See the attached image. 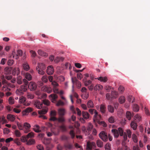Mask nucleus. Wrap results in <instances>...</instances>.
<instances>
[{
	"instance_id": "f257e3e1",
	"label": "nucleus",
	"mask_w": 150,
	"mask_h": 150,
	"mask_svg": "<svg viewBox=\"0 0 150 150\" xmlns=\"http://www.w3.org/2000/svg\"><path fill=\"white\" fill-rule=\"evenodd\" d=\"M89 112L91 114H93L94 113L95 115L93 118V121L95 122H97L99 124L103 125L104 127H105L106 126V125L103 121H100L99 119L101 118L100 115H98V112L97 111L93 109H90L89 110Z\"/></svg>"
},
{
	"instance_id": "f03ea898",
	"label": "nucleus",
	"mask_w": 150,
	"mask_h": 150,
	"mask_svg": "<svg viewBox=\"0 0 150 150\" xmlns=\"http://www.w3.org/2000/svg\"><path fill=\"white\" fill-rule=\"evenodd\" d=\"M23 81L24 85L21 86L20 88L17 89L16 92V94L19 96L23 95L24 92L26 91L27 90V86L28 83V81L25 79H23Z\"/></svg>"
},
{
	"instance_id": "7ed1b4c3",
	"label": "nucleus",
	"mask_w": 150,
	"mask_h": 150,
	"mask_svg": "<svg viewBox=\"0 0 150 150\" xmlns=\"http://www.w3.org/2000/svg\"><path fill=\"white\" fill-rule=\"evenodd\" d=\"M46 69V67L45 64L42 63H39L36 67V69L38 73L40 75H43L45 74V70Z\"/></svg>"
},
{
	"instance_id": "20e7f679",
	"label": "nucleus",
	"mask_w": 150,
	"mask_h": 150,
	"mask_svg": "<svg viewBox=\"0 0 150 150\" xmlns=\"http://www.w3.org/2000/svg\"><path fill=\"white\" fill-rule=\"evenodd\" d=\"M112 132L113 134L114 137L116 138H118L119 134L121 136L123 135V130L121 127L118 128V130L113 129L112 130Z\"/></svg>"
},
{
	"instance_id": "39448f33",
	"label": "nucleus",
	"mask_w": 150,
	"mask_h": 150,
	"mask_svg": "<svg viewBox=\"0 0 150 150\" xmlns=\"http://www.w3.org/2000/svg\"><path fill=\"white\" fill-rule=\"evenodd\" d=\"M34 133L33 132H30L26 136H23L21 138V142H27L28 139L30 137H33L34 136Z\"/></svg>"
},
{
	"instance_id": "423d86ee",
	"label": "nucleus",
	"mask_w": 150,
	"mask_h": 150,
	"mask_svg": "<svg viewBox=\"0 0 150 150\" xmlns=\"http://www.w3.org/2000/svg\"><path fill=\"white\" fill-rule=\"evenodd\" d=\"M93 128V126L92 124L89 123L87 129H86L85 127L82 129V130L84 132H86L85 134L86 135H88L91 133V131Z\"/></svg>"
},
{
	"instance_id": "0eeeda50",
	"label": "nucleus",
	"mask_w": 150,
	"mask_h": 150,
	"mask_svg": "<svg viewBox=\"0 0 150 150\" xmlns=\"http://www.w3.org/2000/svg\"><path fill=\"white\" fill-rule=\"evenodd\" d=\"M99 137L104 142H106L108 140V136L107 135L104 131H103L101 132L99 134Z\"/></svg>"
},
{
	"instance_id": "6e6552de",
	"label": "nucleus",
	"mask_w": 150,
	"mask_h": 150,
	"mask_svg": "<svg viewBox=\"0 0 150 150\" xmlns=\"http://www.w3.org/2000/svg\"><path fill=\"white\" fill-rule=\"evenodd\" d=\"M47 112V110L45 109H42L41 110H38V113L39 115V117H42L44 119H46L45 116L43 115L45 114Z\"/></svg>"
},
{
	"instance_id": "1a4fd4ad",
	"label": "nucleus",
	"mask_w": 150,
	"mask_h": 150,
	"mask_svg": "<svg viewBox=\"0 0 150 150\" xmlns=\"http://www.w3.org/2000/svg\"><path fill=\"white\" fill-rule=\"evenodd\" d=\"M52 84L53 86V92L56 93H59V91L57 87L58 86V84L56 81H54L52 83Z\"/></svg>"
},
{
	"instance_id": "9d476101",
	"label": "nucleus",
	"mask_w": 150,
	"mask_h": 150,
	"mask_svg": "<svg viewBox=\"0 0 150 150\" xmlns=\"http://www.w3.org/2000/svg\"><path fill=\"white\" fill-rule=\"evenodd\" d=\"M28 87L31 91H33L36 89L37 86L35 83L32 82L30 83Z\"/></svg>"
},
{
	"instance_id": "9b49d317",
	"label": "nucleus",
	"mask_w": 150,
	"mask_h": 150,
	"mask_svg": "<svg viewBox=\"0 0 150 150\" xmlns=\"http://www.w3.org/2000/svg\"><path fill=\"white\" fill-rule=\"evenodd\" d=\"M49 97L53 103H55L56 100L57 98V96L55 94H52L49 96Z\"/></svg>"
},
{
	"instance_id": "f8f14e48",
	"label": "nucleus",
	"mask_w": 150,
	"mask_h": 150,
	"mask_svg": "<svg viewBox=\"0 0 150 150\" xmlns=\"http://www.w3.org/2000/svg\"><path fill=\"white\" fill-rule=\"evenodd\" d=\"M30 125L27 122L25 123L24 124V127H25V129L23 130L24 133H27L29 132V129L30 128Z\"/></svg>"
},
{
	"instance_id": "ddd939ff",
	"label": "nucleus",
	"mask_w": 150,
	"mask_h": 150,
	"mask_svg": "<svg viewBox=\"0 0 150 150\" xmlns=\"http://www.w3.org/2000/svg\"><path fill=\"white\" fill-rule=\"evenodd\" d=\"M66 111L63 108H60L58 110V114L60 116H63L66 113Z\"/></svg>"
},
{
	"instance_id": "4468645a",
	"label": "nucleus",
	"mask_w": 150,
	"mask_h": 150,
	"mask_svg": "<svg viewBox=\"0 0 150 150\" xmlns=\"http://www.w3.org/2000/svg\"><path fill=\"white\" fill-rule=\"evenodd\" d=\"M54 72V70L53 67L51 66H50L47 67V73L49 75H51Z\"/></svg>"
},
{
	"instance_id": "2eb2a0df",
	"label": "nucleus",
	"mask_w": 150,
	"mask_h": 150,
	"mask_svg": "<svg viewBox=\"0 0 150 150\" xmlns=\"http://www.w3.org/2000/svg\"><path fill=\"white\" fill-rule=\"evenodd\" d=\"M33 110L30 107L27 108L22 112L23 115H27L29 112H31Z\"/></svg>"
},
{
	"instance_id": "dca6fc26",
	"label": "nucleus",
	"mask_w": 150,
	"mask_h": 150,
	"mask_svg": "<svg viewBox=\"0 0 150 150\" xmlns=\"http://www.w3.org/2000/svg\"><path fill=\"white\" fill-rule=\"evenodd\" d=\"M64 146L66 149L69 150L73 149L74 148L73 144L69 143L65 144Z\"/></svg>"
},
{
	"instance_id": "f3484780",
	"label": "nucleus",
	"mask_w": 150,
	"mask_h": 150,
	"mask_svg": "<svg viewBox=\"0 0 150 150\" xmlns=\"http://www.w3.org/2000/svg\"><path fill=\"white\" fill-rule=\"evenodd\" d=\"M11 67H6L4 69V73L6 74H9L11 73Z\"/></svg>"
},
{
	"instance_id": "a211bd4d",
	"label": "nucleus",
	"mask_w": 150,
	"mask_h": 150,
	"mask_svg": "<svg viewBox=\"0 0 150 150\" xmlns=\"http://www.w3.org/2000/svg\"><path fill=\"white\" fill-rule=\"evenodd\" d=\"M106 110L105 105L104 104H101L100 106V110L101 112L103 113H105Z\"/></svg>"
},
{
	"instance_id": "6ab92c4d",
	"label": "nucleus",
	"mask_w": 150,
	"mask_h": 150,
	"mask_svg": "<svg viewBox=\"0 0 150 150\" xmlns=\"http://www.w3.org/2000/svg\"><path fill=\"white\" fill-rule=\"evenodd\" d=\"M7 119L11 121H13L15 120V116L14 115H12L10 114H8V115L7 116Z\"/></svg>"
},
{
	"instance_id": "aec40b11",
	"label": "nucleus",
	"mask_w": 150,
	"mask_h": 150,
	"mask_svg": "<svg viewBox=\"0 0 150 150\" xmlns=\"http://www.w3.org/2000/svg\"><path fill=\"white\" fill-rule=\"evenodd\" d=\"M20 73V71L18 68H15L13 70L12 72L13 75H18Z\"/></svg>"
},
{
	"instance_id": "412c9836",
	"label": "nucleus",
	"mask_w": 150,
	"mask_h": 150,
	"mask_svg": "<svg viewBox=\"0 0 150 150\" xmlns=\"http://www.w3.org/2000/svg\"><path fill=\"white\" fill-rule=\"evenodd\" d=\"M82 115L83 118L86 119H87L89 118L90 115L87 112L85 111L82 112Z\"/></svg>"
},
{
	"instance_id": "4be33fe9",
	"label": "nucleus",
	"mask_w": 150,
	"mask_h": 150,
	"mask_svg": "<svg viewBox=\"0 0 150 150\" xmlns=\"http://www.w3.org/2000/svg\"><path fill=\"white\" fill-rule=\"evenodd\" d=\"M35 105L36 107L38 109H41L43 107V103L39 101L35 102Z\"/></svg>"
},
{
	"instance_id": "5701e85b",
	"label": "nucleus",
	"mask_w": 150,
	"mask_h": 150,
	"mask_svg": "<svg viewBox=\"0 0 150 150\" xmlns=\"http://www.w3.org/2000/svg\"><path fill=\"white\" fill-rule=\"evenodd\" d=\"M98 80L100 81L101 82H106L108 81L107 77L106 76H105L103 77L100 76L99 77L96 78Z\"/></svg>"
},
{
	"instance_id": "b1692460",
	"label": "nucleus",
	"mask_w": 150,
	"mask_h": 150,
	"mask_svg": "<svg viewBox=\"0 0 150 150\" xmlns=\"http://www.w3.org/2000/svg\"><path fill=\"white\" fill-rule=\"evenodd\" d=\"M36 94L39 96V98L40 99L44 98H45L46 96V95L45 94H41L39 91H36Z\"/></svg>"
},
{
	"instance_id": "393cba45",
	"label": "nucleus",
	"mask_w": 150,
	"mask_h": 150,
	"mask_svg": "<svg viewBox=\"0 0 150 150\" xmlns=\"http://www.w3.org/2000/svg\"><path fill=\"white\" fill-rule=\"evenodd\" d=\"M33 130L36 132L38 133L41 132L40 126L38 125H35L34 126Z\"/></svg>"
},
{
	"instance_id": "a878e982",
	"label": "nucleus",
	"mask_w": 150,
	"mask_h": 150,
	"mask_svg": "<svg viewBox=\"0 0 150 150\" xmlns=\"http://www.w3.org/2000/svg\"><path fill=\"white\" fill-rule=\"evenodd\" d=\"M96 143L97 146L98 147L101 148L103 146V142L100 139L97 140Z\"/></svg>"
},
{
	"instance_id": "bb28decb",
	"label": "nucleus",
	"mask_w": 150,
	"mask_h": 150,
	"mask_svg": "<svg viewBox=\"0 0 150 150\" xmlns=\"http://www.w3.org/2000/svg\"><path fill=\"white\" fill-rule=\"evenodd\" d=\"M87 105L89 108H92L94 107V104L91 100H90L88 102Z\"/></svg>"
},
{
	"instance_id": "cd10ccee",
	"label": "nucleus",
	"mask_w": 150,
	"mask_h": 150,
	"mask_svg": "<svg viewBox=\"0 0 150 150\" xmlns=\"http://www.w3.org/2000/svg\"><path fill=\"white\" fill-rule=\"evenodd\" d=\"M38 53L40 55L46 57L47 56V54L44 52L42 51L41 50H39L38 51Z\"/></svg>"
},
{
	"instance_id": "c85d7f7f",
	"label": "nucleus",
	"mask_w": 150,
	"mask_h": 150,
	"mask_svg": "<svg viewBox=\"0 0 150 150\" xmlns=\"http://www.w3.org/2000/svg\"><path fill=\"white\" fill-rule=\"evenodd\" d=\"M103 86L100 84H97L94 87V90L95 91L100 90L102 89Z\"/></svg>"
},
{
	"instance_id": "c756f323",
	"label": "nucleus",
	"mask_w": 150,
	"mask_h": 150,
	"mask_svg": "<svg viewBox=\"0 0 150 150\" xmlns=\"http://www.w3.org/2000/svg\"><path fill=\"white\" fill-rule=\"evenodd\" d=\"M64 58L63 57H57L55 59L54 62L56 63H58L59 62H62L64 61Z\"/></svg>"
},
{
	"instance_id": "7c9ffc66",
	"label": "nucleus",
	"mask_w": 150,
	"mask_h": 150,
	"mask_svg": "<svg viewBox=\"0 0 150 150\" xmlns=\"http://www.w3.org/2000/svg\"><path fill=\"white\" fill-rule=\"evenodd\" d=\"M130 125L131 127L134 130H135L137 129V125L136 123H135L134 121H132Z\"/></svg>"
},
{
	"instance_id": "2f4dec72",
	"label": "nucleus",
	"mask_w": 150,
	"mask_h": 150,
	"mask_svg": "<svg viewBox=\"0 0 150 150\" xmlns=\"http://www.w3.org/2000/svg\"><path fill=\"white\" fill-rule=\"evenodd\" d=\"M119 101L120 104H122L125 102V98L124 96H121L119 98Z\"/></svg>"
},
{
	"instance_id": "473e14b6",
	"label": "nucleus",
	"mask_w": 150,
	"mask_h": 150,
	"mask_svg": "<svg viewBox=\"0 0 150 150\" xmlns=\"http://www.w3.org/2000/svg\"><path fill=\"white\" fill-rule=\"evenodd\" d=\"M126 116L128 120H131L132 115L130 112L129 111H127L126 112Z\"/></svg>"
},
{
	"instance_id": "72a5a7b5",
	"label": "nucleus",
	"mask_w": 150,
	"mask_h": 150,
	"mask_svg": "<svg viewBox=\"0 0 150 150\" xmlns=\"http://www.w3.org/2000/svg\"><path fill=\"white\" fill-rule=\"evenodd\" d=\"M107 108L108 110L110 112L113 113L114 112V108L112 106L109 105L108 106Z\"/></svg>"
},
{
	"instance_id": "f704fd0d",
	"label": "nucleus",
	"mask_w": 150,
	"mask_h": 150,
	"mask_svg": "<svg viewBox=\"0 0 150 150\" xmlns=\"http://www.w3.org/2000/svg\"><path fill=\"white\" fill-rule=\"evenodd\" d=\"M59 128L62 132H65L67 131V128L64 125H62L59 126Z\"/></svg>"
},
{
	"instance_id": "c9c22d12",
	"label": "nucleus",
	"mask_w": 150,
	"mask_h": 150,
	"mask_svg": "<svg viewBox=\"0 0 150 150\" xmlns=\"http://www.w3.org/2000/svg\"><path fill=\"white\" fill-rule=\"evenodd\" d=\"M27 144L28 145H32L35 143V141L34 139H30L28 141H27Z\"/></svg>"
},
{
	"instance_id": "e433bc0d",
	"label": "nucleus",
	"mask_w": 150,
	"mask_h": 150,
	"mask_svg": "<svg viewBox=\"0 0 150 150\" xmlns=\"http://www.w3.org/2000/svg\"><path fill=\"white\" fill-rule=\"evenodd\" d=\"M25 77L28 81H30L32 79V76L29 73H27L25 75Z\"/></svg>"
},
{
	"instance_id": "4c0bfd02",
	"label": "nucleus",
	"mask_w": 150,
	"mask_h": 150,
	"mask_svg": "<svg viewBox=\"0 0 150 150\" xmlns=\"http://www.w3.org/2000/svg\"><path fill=\"white\" fill-rule=\"evenodd\" d=\"M23 69L26 70H28L30 68L29 66L28 63H25L23 64Z\"/></svg>"
},
{
	"instance_id": "58836bf2",
	"label": "nucleus",
	"mask_w": 150,
	"mask_h": 150,
	"mask_svg": "<svg viewBox=\"0 0 150 150\" xmlns=\"http://www.w3.org/2000/svg\"><path fill=\"white\" fill-rule=\"evenodd\" d=\"M12 55L13 57L15 58L16 59H18V56L17 54V52H16L15 50L13 51L12 52Z\"/></svg>"
},
{
	"instance_id": "ea45409f",
	"label": "nucleus",
	"mask_w": 150,
	"mask_h": 150,
	"mask_svg": "<svg viewBox=\"0 0 150 150\" xmlns=\"http://www.w3.org/2000/svg\"><path fill=\"white\" fill-rule=\"evenodd\" d=\"M57 121L59 122L63 123L65 122V120L63 116H60L57 118Z\"/></svg>"
},
{
	"instance_id": "a19ab883",
	"label": "nucleus",
	"mask_w": 150,
	"mask_h": 150,
	"mask_svg": "<svg viewBox=\"0 0 150 150\" xmlns=\"http://www.w3.org/2000/svg\"><path fill=\"white\" fill-rule=\"evenodd\" d=\"M133 110L135 112H138L139 109V106L137 104H134L133 106Z\"/></svg>"
},
{
	"instance_id": "79ce46f5",
	"label": "nucleus",
	"mask_w": 150,
	"mask_h": 150,
	"mask_svg": "<svg viewBox=\"0 0 150 150\" xmlns=\"http://www.w3.org/2000/svg\"><path fill=\"white\" fill-rule=\"evenodd\" d=\"M22 77L21 76H18L17 77V82L19 84H21L22 83Z\"/></svg>"
},
{
	"instance_id": "37998d69",
	"label": "nucleus",
	"mask_w": 150,
	"mask_h": 150,
	"mask_svg": "<svg viewBox=\"0 0 150 150\" xmlns=\"http://www.w3.org/2000/svg\"><path fill=\"white\" fill-rule=\"evenodd\" d=\"M61 139L63 141H67L69 137L65 135H62L60 137Z\"/></svg>"
},
{
	"instance_id": "c03bdc74",
	"label": "nucleus",
	"mask_w": 150,
	"mask_h": 150,
	"mask_svg": "<svg viewBox=\"0 0 150 150\" xmlns=\"http://www.w3.org/2000/svg\"><path fill=\"white\" fill-rule=\"evenodd\" d=\"M69 134L70 135L71 139H73L75 137V133L73 130H71L69 132Z\"/></svg>"
},
{
	"instance_id": "a18cd8bd",
	"label": "nucleus",
	"mask_w": 150,
	"mask_h": 150,
	"mask_svg": "<svg viewBox=\"0 0 150 150\" xmlns=\"http://www.w3.org/2000/svg\"><path fill=\"white\" fill-rule=\"evenodd\" d=\"M111 145L108 143H107L105 146V150H110Z\"/></svg>"
},
{
	"instance_id": "49530a36",
	"label": "nucleus",
	"mask_w": 150,
	"mask_h": 150,
	"mask_svg": "<svg viewBox=\"0 0 150 150\" xmlns=\"http://www.w3.org/2000/svg\"><path fill=\"white\" fill-rule=\"evenodd\" d=\"M27 97L28 99H32L34 98V96L30 93H28L27 94Z\"/></svg>"
},
{
	"instance_id": "de8ad7c7",
	"label": "nucleus",
	"mask_w": 150,
	"mask_h": 150,
	"mask_svg": "<svg viewBox=\"0 0 150 150\" xmlns=\"http://www.w3.org/2000/svg\"><path fill=\"white\" fill-rule=\"evenodd\" d=\"M14 133L16 136L17 137H20L21 135L20 132L18 130H16L15 131Z\"/></svg>"
},
{
	"instance_id": "09e8293b",
	"label": "nucleus",
	"mask_w": 150,
	"mask_h": 150,
	"mask_svg": "<svg viewBox=\"0 0 150 150\" xmlns=\"http://www.w3.org/2000/svg\"><path fill=\"white\" fill-rule=\"evenodd\" d=\"M19 102L21 103H23L25 101V98L23 96L21 97L19 99Z\"/></svg>"
},
{
	"instance_id": "8fccbe9b",
	"label": "nucleus",
	"mask_w": 150,
	"mask_h": 150,
	"mask_svg": "<svg viewBox=\"0 0 150 150\" xmlns=\"http://www.w3.org/2000/svg\"><path fill=\"white\" fill-rule=\"evenodd\" d=\"M132 139L133 140L134 143H137V136L134 134H133L132 135Z\"/></svg>"
},
{
	"instance_id": "3c124183",
	"label": "nucleus",
	"mask_w": 150,
	"mask_h": 150,
	"mask_svg": "<svg viewBox=\"0 0 150 150\" xmlns=\"http://www.w3.org/2000/svg\"><path fill=\"white\" fill-rule=\"evenodd\" d=\"M128 100L129 102L133 103L134 102V97L132 96L129 95L128 96Z\"/></svg>"
},
{
	"instance_id": "603ef678",
	"label": "nucleus",
	"mask_w": 150,
	"mask_h": 150,
	"mask_svg": "<svg viewBox=\"0 0 150 150\" xmlns=\"http://www.w3.org/2000/svg\"><path fill=\"white\" fill-rule=\"evenodd\" d=\"M112 97L115 98L118 96V93L117 92L115 91H112L111 93Z\"/></svg>"
},
{
	"instance_id": "864d4df0",
	"label": "nucleus",
	"mask_w": 150,
	"mask_h": 150,
	"mask_svg": "<svg viewBox=\"0 0 150 150\" xmlns=\"http://www.w3.org/2000/svg\"><path fill=\"white\" fill-rule=\"evenodd\" d=\"M42 80L43 82L46 83L48 80V77L46 76H42Z\"/></svg>"
},
{
	"instance_id": "5fc2aeb1",
	"label": "nucleus",
	"mask_w": 150,
	"mask_h": 150,
	"mask_svg": "<svg viewBox=\"0 0 150 150\" xmlns=\"http://www.w3.org/2000/svg\"><path fill=\"white\" fill-rule=\"evenodd\" d=\"M14 142L18 145H20L21 144V142L19 139L18 138L15 139L14 140Z\"/></svg>"
},
{
	"instance_id": "6e6d98bb",
	"label": "nucleus",
	"mask_w": 150,
	"mask_h": 150,
	"mask_svg": "<svg viewBox=\"0 0 150 150\" xmlns=\"http://www.w3.org/2000/svg\"><path fill=\"white\" fill-rule=\"evenodd\" d=\"M3 91H8L10 90V89L8 88L6 85H4L2 88Z\"/></svg>"
},
{
	"instance_id": "4d7b16f0",
	"label": "nucleus",
	"mask_w": 150,
	"mask_h": 150,
	"mask_svg": "<svg viewBox=\"0 0 150 150\" xmlns=\"http://www.w3.org/2000/svg\"><path fill=\"white\" fill-rule=\"evenodd\" d=\"M134 118L135 120H137V121H140L142 119L141 117L138 114L135 115L134 116Z\"/></svg>"
},
{
	"instance_id": "13d9d810",
	"label": "nucleus",
	"mask_w": 150,
	"mask_h": 150,
	"mask_svg": "<svg viewBox=\"0 0 150 150\" xmlns=\"http://www.w3.org/2000/svg\"><path fill=\"white\" fill-rule=\"evenodd\" d=\"M9 103L10 104H13L14 103V100L11 97H10L8 99Z\"/></svg>"
},
{
	"instance_id": "bf43d9fd",
	"label": "nucleus",
	"mask_w": 150,
	"mask_h": 150,
	"mask_svg": "<svg viewBox=\"0 0 150 150\" xmlns=\"http://www.w3.org/2000/svg\"><path fill=\"white\" fill-rule=\"evenodd\" d=\"M17 125L18 126V129L20 130H24V126H22L18 122L17 123Z\"/></svg>"
},
{
	"instance_id": "052dcab7",
	"label": "nucleus",
	"mask_w": 150,
	"mask_h": 150,
	"mask_svg": "<svg viewBox=\"0 0 150 150\" xmlns=\"http://www.w3.org/2000/svg\"><path fill=\"white\" fill-rule=\"evenodd\" d=\"M43 103L44 104L47 105H49L50 103V102L48 100L46 99L43 100Z\"/></svg>"
},
{
	"instance_id": "680f3d73",
	"label": "nucleus",
	"mask_w": 150,
	"mask_h": 150,
	"mask_svg": "<svg viewBox=\"0 0 150 150\" xmlns=\"http://www.w3.org/2000/svg\"><path fill=\"white\" fill-rule=\"evenodd\" d=\"M82 98L84 100H86L87 99L88 97V94L86 93L85 94H83L82 95Z\"/></svg>"
},
{
	"instance_id": "e2e57ef3",
	"label": "nucleus",
	"mask_w": 150,
	"mask_h": 150,
	"mask_svg": "<svg viewBox=\"0 0 150 150\" xmlns=\"http://www.w3.org/2000/svg\"><path fill=\"white\" fill-rule=\"evenodd\" d=\"M16 52H17V54H18V57H21L22 55L23 52L21 50H18Z\"/></svg>"
},
{
	"instance_id": "0e129e2a",
	"label": "nucleus",
	"mask_w": 150,
	"mask_h": 150,
	"mask_svg": "<svg viewBox=\"0 0 150 150\" xmlns=\"http://www.w3.org/2000/svg\"><path fill=\"white\" fill-rule=\"evenodd\" d=\"M37 148L38 150H44L43 146L41 144H39L37 146Z\"/></svg>"
},
{
	"instance_id": "69168bd1",
	"label": "nucleus",
	"mask_w": 150,
	"mask_h": 150,
	"mask_svg": "<svg viewBox=\"0 0 150 150\" xmlns=\"http://www.w3.org/2000/svg\"><path fill=\"white\" fill-rule=\"evenodd\" d=\"M14 63V61L12 59H9L7 62L8 64L10 66H11Z\"/></svg>"
},
{
	"instance_id": "338daca9",
	"label": "nucleus",
	"mask_w": 150,
	"mask_h": 150,
	"mask_svg": "<svg viewBox=\"0 0 150 150\" xmlns=\"http://www.w3.org/2000/svg\"><path fill=\"white\" fill-rule=\"evenodd\" d=\"M125 88L122 86H120L118 88L119 91L121 93L123 92L124 91Z\"/></svg>"
},
{
	"instance_id": "774afa93",
	"label": "nucleus",
	"mask_w": 150,
	"mask_h": 150,
	"mask_svg": "<svg viewBox=\"0 0 150 150\" xmlns=\"http://www.w3.org/2000/svg\"><path fill=\"white\" fill-rule=\"evenodd\" d=\"M64 105V103L60 100H59L57 104V105L58 106L63 105Z\"/></svg>"
}]
</instances>
